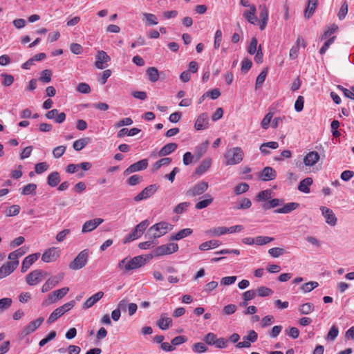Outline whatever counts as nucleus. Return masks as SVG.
<instances>
[{
    "mask_svg": "<svg viewBox=\"0 0 354 354\" xmlns=\"http://www.w3.org/2000/svg\"><path fill=\"white\" fill-rule=\"evenodd\" d=\"M19 261L6 262L0 268V279L10 275L18 266Z\"/></svg>",
    "mask_w": 354,
    "mask_h": 354,
    "instance_id": "4468645a",
    "label": "nucleus"
},
{
    "mask_svg": "<svg viewBox=\"0 0 354 354\" xmlns=\"http://www.w3.org/2000/svg\"><path fill=\"white\" fill-rule=\"evenodd\" d=\"M178 250V245L175 243H169L167 244L162 245L158 247H157L153 251V255L151 256V257H149L148 259H151L153 257H161L168 254H171L176 252H177Z\"/></svg>",
    "mask_w": 354,
    "mask_h": 354,
    "instance_id": "20e7f679",
    "label": "nucleus"
},
{
    "mask_svg": "<svg viewBox=\"0 0 354 354\" xmlns=\"http://www.w3.org/2000/svg\"><path fill=\"white\" fill-rule=\"evenodd\" d=\"M221 243L217 240H210L201 243L199 249L202 251L208 250L211 248H216L220 245Z\"/></svg>",
    "mask_w": 354,
    "mask_h": 354,
    "instance_id": "473e14b6",
    "label": "nucleus"
},
{
    "mask_svg": "<svg viewBox=\"0 0 354 354\" xmlns=\"http://www.w3.org/2000/svg\"><path fill=\"white\" fill-rule=\"evenodd\" d=\"M171 230H172L171 224L167 222H160L150 227L147 234L150 238L157 239L165 235Z\"/></svg>",
    "mask_w": 354,
    "mask_h": 354,
    "instance_id": "7ed1b4c3",
    "label": "nucleus"
},
{
    "mask_svg": "<svg viewBox=\"0 0 354 354\" xmlns=\"http://www.w3.org/2000/svg\"><path fill=\"white\" fill-rule=\"evenodd\" d=\"M64 313L61 310V309L58 307L56 308L49 316L47 319L48 324H52L55 322L57 319H59L61 316H62Z\"/></svg>",
    "mask_w": 354,
    "mask_h": 354,
    "instance_id": "ea45409f",
    "label": "nucleus"
},
{
    "mask_svg": "<svg viewBox=\"0 0 354 354\" xmlns=\"http://www.w3.org/2000/svg\"><path fill=\"white\" fill-rule=\"evenodd\" d=\"M97 59L95 66L97 68L104 69L106 68L107 63L111 60L110 57L104 50H99L97 54Z\"/></svg>",
    "mask_w": 354,
    "mask_h": 354,
    "instance_id": "9b49d317",
    "label": "nucleus"
},
{
    "mask_svg": "<svg viewBox=\"0 0 354 354\" xmlns=\"http://www.w3.org/2000/svg\"><path fill=\"white\" fill-rule=\"evenodd\" d=\"M88 258V250H84L81 251L74 260L69 263V268L73 270H77L84 268L87 263Z\"/></svg>",
    "mask_w": 354,
    "mask_h": 354,
    "instance_id": "39448f33",
    "label": "nucleus"
},
{
    "mask_svg": "<svg viewBox=\"0 0 354 354\" xmlns=\"http://www.w3.org/2000/svg\"><path fill=\"white\" fill-rule=\"evenodd\" d=\"M313 182L312 178L307 177L304 178L299 183L298 189L301 192L308 194L310 192L309 186L313 184Z\"/></svg>",
    "mask_w": 354,
    "mask_h": 354,
    "instance_id": "c85d7f7f",
    "label": "nucleus"
},
{
    "mask_svg": "<svg viewBox=\"0 0 354 354\" xmlns=\"http://www.w3.org/2000/svg\"><path fill=\"white\" fill-rule=\"evenodd\" d=\"M209 125V118L208 115L206 113H203L198 117L195 124L194 128L199 131L203 130L208 127Z\"/></svg>",
    "mask_w": 354,
    "mask_h": 354,
    "instance_id": "6ab92c4d",
    "label": "nucleus"
},
{
    "mask_svg": "<svg viewBox=\"0 0 354 354\" xmlns=\"http://www.w3.org/2000/svg\"><path fill=\"white\" fill-rule=\"evenodd\" d=\"M319 286L317 281H309L301 286V290L304 292H309Z\"/></svg>",
    "mask_w": 354,
    "mask_h": 354,
    "instance_id": "a18cd8bd",
    "label": "nucleus"
},
{
    "mask_svg": "<svg viewBox=\"0 0 354 354\" xmlns=\"http://www.w3.org/2000/svg\"><path fill=\"white\" fill-rule=\"evenodd\" d=\"M244 156V152L239 147H235L230 149L224 154L225 159V165H234L240 163Z\"/></svg>",
    "mask_w": 354,
    "mask_h": 354,
    "instance_id": "f03ea898",
    "label": "nucleus"
},
{
    "mask_svg": "<svg viewBox=\"0 0 354 354\" xmlns=\"http://www.w3.org/2000/svg\"><path fill=\"white\" fill-rule=\"evenodd\" d=\"M189 205V203L183 202L178 204L174 209L176 214H182L185 212Z\"/></svg>",
    "mask_w": 354,
    "mask_h": 354,
    "instance_id": "774afa93",
    "label": "nucleus"
},
{
    "mask_svg": "<svg viewBox=\"0 0 354 354\" xmlns=\"http://www.w3.org/2000/svg\"><path fill=\"white\" fill-rule=\"evenodd\" d=\"M60 250L56 248H50L46 250L41 256L44 262L49 263L55 261L59 257Z\"/></svg>",
    "mask_w": 354,
    "mask_h": 354,
    "instance_id": "6e6552de",
    "label": "nucleus"
},
{
    "mask_svg": "<svg viewBox=\"0 0 354 354\" xmlns=\"http://www.w3.org/2000/svg\"><path fill=\"white\" fill-rule=\"evenodd\" d=\"M259 177L263 181H269L274 180L277 177L276 171L271 167H266L259 175Z\"/></svg>",
    "mask_w": 354,
    "mask_h": 354,
    "instance_id": "a211bd4d",
    "label": "nucleus"
},
{
    "mask_svg": "<svg viewBox=\"0 0 354 354\" xmlns=\"http://www.w3.org/2000/svg\"><path fill=\"white\" fill-rule=\"evenodd\" d=\"M216 338L217 337L214 333H209L204 337L203 341L209 345H214Z\"/></svg>",
    "mask_w": 354,
    "mask_h": 354,
    "instance_id": "338daca9",
    "label": "nucleus"
},
{
    "mask_svg": "<svg viewBox=\"0 0 354 354\" xmlns=\"http://www.w3.org/2000/svg\"><path fill=\"white\" fill-rule=\"evenodd\" d=\"M45 116L48 119H55L57 123H62L66 119V114L64 112L59 113V111L55 109L48 111Z\"/></svg>",
    "mask_w": 354,
    "mask_h": 354,
    "instance_id": "412c9836",
    "label": "nucleus"
},
{
    "mask_svg": "<svg viewBox=\"0 0 354 354\" xmlns=\"http://www.w3.org/2000/svg\"><path fill=\"white\" fill-rule=\"evenodd\" d=\"M193 231L190 228H185L180 230L177 233L172 234L169 237V241H178L183 238H185L192 234Z\"/></svg>",
    "mask_w": 354,
    "mask_h": 354,
    "instance_id": "393cba45",
    "label": "nucleus"
},
{
    "mask_svg": "<svg viewBox=\"0 0 354 354\" xmlns=\"http://www.w3.org/2000/svg\"><path fill=\"white\" fill-rule=\"evenodd\" d=\"M208 145H209L208 141H205V142L202 143L201 145H200L199 146H198L196 148V151H195L194 155H195V156L197 157L198 159L201 158V157H202L204 155V153L206 152Z\"/></svg>",
    "mask_w": 354,
    "mask_h": 354,
    "instance_id": "58836bf2",
    "label": "nucleus"
},
{
    "mask_svg": "<svg viewBox=\"0 0 354 354\" xmlns=\"http://www.w3.org/2000/svg\"><path fill=\"white\" fill-rule=\"evenodd\" d=\"M282 200L274 198L270 200L268 203L263 204L262 207L264 209H269L280 205L281 204H282Z\"/></svg>",
    "mask_w": 354,
    "mask_h": 354,
    "instance_id": "de8ad7c7",
    "label": "nucleus"
},
{
    "mask_svg": "<svg viewBox=\"0 0 354 354\" xmlns=\"http://www.w3.org/2000/svg\"><path fill=\"white\" fill-rule=\"evenodd\" d=\"M52 71L48 69H46L41 71V76L39 78V80L43 82H50L51 80Z\"/></svg>",
    "mask_w": 354,
    "mask_h": 354,
    "instance_id": "8fccbe9b",
    "label": "nucleus"
},
{
    "mask_svg": "<svg viewBox=\"0 0 354 354\" xmlns=\"http://www.w3.org/2000/svg\"><path fill=\"white\" fill-rule=\"evenodd\" d=\"M347 12H348V4H347L346 1H344L342 3V5L339 9V11L337 14L338 18L340 20H342L343 19L345 18Z\"/></svg>",
    "mask_w": 354,
    "mask_h": 354,
    "instance_id": "69168bd1",
    "label": "nucleus"
},
{
    "mask_svg": "<svg viewBox=\"0 0 354 354\" xmlns=\"http://www.w3.org/2000/svg\"><path fill=\"white\" fill-rule=\"evenodd\" d=\"M39 257H40V254L38 252L30 254L28 257H26L22 262L21 272H26L28 270V269L30 268V266L32 263H34L39 259Z\"/></svg>",
    "mask_w": 354,
    "mask_h": 354,
    "instance_id": "aec40b11",
    "label": "nucleus"
},
{
    "mask_svg": "<svg viewBox=\"0 0 354 354\" xmlns=\"http://www.w3.org/2000/svg\"><path fill=\"white\" fill-rule=\"evenodd\" d=\"M44 272L41 270H35L30 272L26 278V283L29 286H35L42 280Z\"/></svg>",
    "mask_w": 354,
    "mask_h": 354,
    "instance_id": "ddd939ff",
    "label": "nucleus"
},
{
    "mask_svg": "<svg viewBox=\"0 0 354 354\" xmlns=\"http://www.w3.org/2000/svg\"><path fill=\"white\" fill-rule=\"evenodd\" d=\"M338 334H339L338 328L335 325H333L330 328V330L326 337V339L327 340L334 341L336 339V337H337Z\"/></svg>",
    "mask_w": 354,
    "mask_h": 354,
    "instance_id": "49530a36",
    "label": "nucleus"
},
{
    "mask_svg": "<svg viewBox=\"0 0 354 354\" xmlns=\"http://www.w3.org/2000/svg\"><path fill=\"white\" fill-rule=\"evenodd\" d=\"M205 199L202 200L196 204V209H201L205 208L209 206L214 201V198L210 194H207L205 195Z\"/></svg>",
    "mask_w": 354,
    "mask_h": 354,
    "instance_id": "7c9ffc66",
    "label": "nucleus"
},
{
    "mask_svg": "<svg viewBox=\"0 0 354 354\" xmlns=\"http://www.w3.org/2000/svg\"><path fill=\"white\" fill-rule=\"evenodd\" d=\"M48 165L46 162L36 164L35 167V172L40 174L48 169Z\"/></svg>",
    "mask_w": 354,
    "mask_h": 354,
    "instance_id": "0e129e2a",
    "label": "nucleus"
},
{
    "mask_svg": "<svg viewBox=\"0 0 354 354\" xmlns=\"http://www.w3.org/2000/svg\"><path fill=\"white\" fill-rule=\"evenodd\" d=\"M299 310L303 315H308L314 310V306L311 303H306L300 306Z\"/></svg>",
    "mask_w": 354,
    "mask_h": 354,
    "instance_id": "c03bdc74",
    "label": "nucleus"
},
{
    "mask_svg": "<svg viewBox=\"0 0 354 354\" xmlns=\"http://www.w3.org/2000/svg\"><path fill=\"white\" fill-rule=\"evenodd\" d=\"M212 160L210 158L204 159L200 165L196 169V174L201 176L204 174L211 166Z\"/></svg>",
    "mask_w": 354,
    "mask_h": 354,
    "instance_id": "a878e982",
    "label": "nucleus"
},
{
    "mask_svg": "<svg viewBox=\"0 0 354 354\" xmlns=\"http://www.w3.org/2000/svg\"><path fill=\"white\" fill-rule=\"evenodd\" d=\"M177 144L171 142L165 145L158 152L159 156H165L173 151H174L177 149Z\"/></svg>",
    "mask_w": 354,
    "mask_h": 354,
    "instance_id": "cd10ccee",
    "label": "nucleus"
},
{
    "mask_svg": "<svg viewBox=\"0 0 354 354\" xmlns=\"http://www.w3.org/2000/svg\"><path fill=\"white\" fill-rule=\"evenodd\" d=\"M159 186L156 184L150 185L145 187L141 192H140L138 195H136L133 200L136 202H139L140 201L147 199L153 195L158 190Z\"/></svg>",
    "mask_w": 354,
    "mask_h": 354,
    "instance_id": "423d86ee",
    "label": "nucleus"
},
{
    "mask_svg": "<svg viewBox=\"0 0 354 354\" xmlns=\"http://www.w3.org/2000/svg\"><path fill=\"white\" fill-rule=\"evenodd\" d=\"M171 162V158H162L154 163V165H153V169L154 171H156L159 169L162 166L170 164Z\"/></svg>",
    "mask_w": 354,
    "mask_h": 354,
    "instance_id": "79ce46f5",
    "label": "nucleus"
},
{
    "mask_svg": "<svg viewBox=\"0 0 354 354\" xmlns=\"http://www.w3.org/2000/svg\"><path fill=\"white\" fill-rule=\"evenodd\" d=\"M142 234L138 231V230L135 227L133 231L124 239L123 241L124 243H129L138 238L140 237Z\"/></svg>",
    "mask_w": 354,
    "mask_h": 354,
    "instance_id": "4c0bfd02",
    "label": "nucleus"
},
{
    "mask_svg": "<svg viewBox=\"0 0 354 354\" xmlns=\"http://www.w3.org/2000/svg\"><path fill=\"white\" fill-rule=\"evenodd\" d=\"M272 113H268L263 118L261 122V127L264 129H267L269 127L270 122H272Z\"/></svg>",
    "mask_w": 354,
    "mask_h": 354,
    "instance_id": "3c124183",
    "label": "nucleus"
},
{
    "mask_svg": "<svg viewBox=\"0 0 354 354\" xmlns=\"http://www.w3.org/2000/svg\"><path fill=\"white\" fill-rule=\"evenodd\" d=\"M90 139L88 138H81L73 142V147L76 151H80L84 148L88 143Z\"/></svg>",
    "mask_w": 354,
    "mask_h": 354,
    "instance_id": "c9c22d12",
    "label": "nucleus"
},
{
    "mask_svg": "<svg viewBox=\"0 0 354 354\" xmlns=\"http://www.w3.org/2000/svg\"><path fill=\"white\" fill-rule=\"evenodd\" d=\"M147 262L146 258L142 255L136 256L132 259H129L124 258L118 263V268L125 272L135 270L145 266Z\"/></svg>",
    "mask_w": 354,
    "mask_h": 354,
    "instance_id": "f257e3e1",
    "label": "nucleus"
},
{
    "mask_svg": "<svg viewBox=\"0 0 354 354\" xmlns=\"http://www.w3.org/2000/svg\"><path fill=\"white\" fill-rule=\"evenodd\" d=\"M319 209L326 219V223L330 226H335L337 224V219L333 211L324 206H321Z\"/></svg>",
    "mask_w": 354,
    "mask_h": 354,
    "instance_id": "f8f14e48",
    "label": "nucleus"
},
{
    "mask_svg": "<svg viewBox=\"0 0 354 354\" xmlns=\"http://www.w3.org/2000/svg\"><path fill=\"white\" fill-rule=\"evenodd\" d=\"M222 35L223 34L221 30L218 29L216 31L214 42V48L218 49L220 47L222 41Z\"/></svg>",
    "mask_w": 354,
    "mask_h": 354,
    "instance_id": "052dcab7",
    "label": "nucleus"
},
{
    "mask_svg": "<svg viewBox=\"0 0 354 354\" xmlns=\"http://www.w3.org/2000/svg\"><path fill=\"white\" fill-rule=\"evenodd\" d=\"M256 292L260 297L269 296L273 293V291L270 288L265 286H260L257 288Z\"/></svg>",
    "mask_w": 354,
    "mask_h": 354,
    "instance_id": "6e6d98bb",
    "label": "nucleus"
},
{
    "mask_svg": "<svg viewBox=\"0 0 354 354\" xmlns=\"http://www.w3.org/2000/svg\"><path fill=\"white\" fill-rule=\"evenodd\" d=\"M248 189L249 185L245 183H241L234 187V191L236 195H239L246 192Z\"/></svg>",
    "mask_w": 354,
    "mask_h": 354,
    "instance_id": "09e8293b",
    "label": "nucleus"
},
{
    "mask_svg": "<svg viewBox=\"0 0 354 354\" xmlns=\"http://www.w3.org/2000/svg\"><path fill=\"white\" fill-rule=\"evenodd\" d=\"M317 6V0H308V5L304 11V17L306 19L311 17Z\"/></svg>",
    "mask_w": 354,
    "mask_h": 354,
    "instance_id": "bb28decb",
    "label": "nucleus"
},
{
    "mask_svg": "<svg viewBox=\"0 0 354 354\" xmlns=\"http://www.w3.org/2000/svg\"><path fill=\"white\" fill-rule=\"evenodd\" d=\"M103 222L104 219L101 218H95L94 219L87 221L82 225V232L83 234L91 232L96 229Z\"/></svg>",
    "mask_w": 354,
    "mask_h": 354,
    "instance_id": "1a4fd4ad",
    "label": "nucleus"
},
{
    "mask_svg": "<svg viewBox=\"0 0 354 354\" xmlns=\"http://www.w3.org/2000/svg\"><path fill=\"white\" fill-rule=\"evenodd\" d=\"M266 75H267V69H264L257 76V80H256V84H255L256 88L260 87L261 86V84L264 82Z\"/></svg>",
    "mask_w": 354,
    "mask_h": 354,
    "instance_id": "13d9d810",
    "label": "nucleus"
},
{
    "mask_svg": "<svg viewBox=\"0 0 354 354\" xmlns=\"http://www.w3.org/2000/svg\"><path fill=\"white\" fill-rule=\"evenodd\" d=\"M20 212V207L17 205H13L8 207L6 211L7 216H14L17 215Z\"/></svg>",
    "mask_w": 354,
    "mask_h": 354,
    "instance_id": "bf43d9fd",
    "label": "nucleus"
},
{
    "mask_svg": "<svg viewBox=\"0 0 354 354\" xmlns=\"http://www.w3.org/2000/svg\"><path fill=\"white\" fill-rule=\"evenodd\" d=\"M44 317H39L38 319L30 322L22 330L21 334L23 336L28 335L33 333L37 328H39L43 323Z\"/></svg>",
    "mask_w": 354,
    "mask_h": 354,
    "instance_id": "2eb2a0df",
    "label": "nucleus"
},
{
    "mask_svg": "<svg viewBox=\"0 0 354 354\" xmlns=\"http://www.w3.org/2000/svg\"><path fill=\"white\" fill-rule=\"evenodd\" d=\"M12 303L11 298L4 297L0 299V313L8 309Z\"/></svg>",
    "mask_w": 354,
    "mask_h": 354,
    "instance_id": "a19ab883",
    "label": "nucleus"
},
{
    "mask_svg": "<svg viewBox=\"0 0 354 354\" xmlns=\"http://www.w3.org/2000/svg\"><path fill=\"white\" fill-rule=\"evenodd\" d=\"M147 75L149 80L152 82H156L159 79V73L156 67H149L147 69Z\"/></svg>",
    "mask_w": 354,
    "mask_h": 354,
    "instance_id": "f704fd0d",
    "label": "nucleus"
},
{
    "mask_svg": "<svg viewBox=\"0 0 354 354\" xmlns=\"http://www.w3.org/2000/svg\"><path fill=\"white\" fill-rule=\"evenodd\" d=\"M148 166V161L147 159H142L134 164H132L131 165H130L125 171H124V174L125 175H129L131 173H133V172H136V171H141V170H143L145 169H146Z\"/></svg>",
    "mask_w": 354,
    "mask_h": 354,
    "instance_id": "dca6fc26",
    "label": "nucleus"
},
{
    "mask_svg": "<svg viewBox=\"0 0 354 354\" xmlns=\"http://www.w3.org/2000/svg\"><path fill=\"white\" fill-rule=\"evenodd\" d=\"M104 295V292L102 291H99L97 293L94 294L83 304V308L87 309L91 308L95 303H97L100 299L102 298Z\"/></svg>",
    "mask_w": 354,
    "mask_h": 354,
    "instance_id": "4be33fe9",
    "label": "nucleus"
},
{
    "mask_svg": "<svg viewBox=\"0 0 354 354\" xmlns=\"http://www.w3.org/2000/svg\"><path fill=\"white\" fill-rule=\"evenodd\" d=\"M68 291L69 288L68 287H64L61 289L53 291V292L55 294V297L59 301L62 299L68 292Z\"/></svg>",
    "mask_w": 354,
    "mask_h": 354,
    "instance_id": "680f3d73",
    "label": "nucleus"
},
{
    "mask_svg": "<svg viewBox=\"0 0 354 354\" xmlns=\"http://www.w3.org/2000/svg\"><path fill=\"white\" fill-rule=\"evenodd\" d=\"M272 190L270 189H266L263 191L260 192L257 195V198L259 201H267L272 197Z\"/></svg>",
    "mask_w": 354,
    "mask_h": 354,
    "instance_id": "4d7b16f0",
    "label": "nucleus"
},
{
    "mask_svg": "<svg viewBox=\"0 0 354 354\" xmlns=\"http://www.w3.org/2000/svg\"><path fill=\"white\" fill-rule=\"evenodd\" d=\"M284 252V249L281 248H272L268 250L269 254L274 258L279 257L280 256L283 255Z\"/></svg>",
    "mask_w": 354,
    "mask_h": 354,
    "instance_id": "864d4df0",
    "label": "nucleus"
},
{
    "mask_svg": "<svg viewBox=\"0 0 354 354\" xmlns=\"http://www.w3.org/2000/svg\"><path fill=\"white\" fill-rule=\"evenodd\" d=\"M320 159V156L315 151L308 153L303 158V162L306 166H314Z\"/></svg>",
    "mask_w": 354,
    "mask_h": 354,
    "instance_id": "f3484780",
    "label": "nucleus"
},
{
    "mask_svg": "<svg viewBox=\"0 0 354 354\" xmlns=\"http://www.w3.org/2000/svg\"><path fill=\"white\" fill-rule=\"evenodd\" d=\"M274 240V238L269 236H259L255 238V244L258 245H266Z\"/></svg>",
    "mask_w": 354,
    "mask_h": 354,
    "instance_id": "603ef678",
    "label": "nucleus"
},
{
    "mask_svg": "<svg viewBox=\"0 0 354 354\" xmlns=\"http://www.w3.org/2000/svg\"><path fill=\"white\" fill-rule=\"evenodd\" d=\"M36 189L37 185L35 184L30 183L23 187L21 194L23 195L35 194Z\"/></svg>",
    "mask_w": 354,
    "mask_h": 354,
    "instance_id": "37998d69",
    "label": "nucleus"
},
{
    "mask_svg": "<svg viewBox=\"0 0 354 354\" xmlns=\"http://www.w3.org/2000/svg\"><path fill=\"white\" fill-rule=\"evenodd\" d=\"M205 233L211 236H220L226 234V227L220 226L217 227H213L207 230Z\"/></svg>",
    "mask_w": 354,
    "mask_h": 354,
    "instance_id": "2f4dec72",
    "label": "nucleus"
},
{
    "mask_svg": "<svg viewBox=\"0 0 354 354\" xmlns=\"http://www.w3.org/2000/svg\"><path fill=\"white\" fill-rule=\"evenodd\" d=\"M60 182L59 174L57 171H54L50 174L47 178V183L50 187L57 186Z\"/></svg>",
    "mask_w": 354,
    "mask_h": 354,
    "instance_id": "72a5a7b5",
    "label": "nucleus"
},
{
    "mask_svg": "<svg viewBox=\"0 0 354 354\" xmlns=\"http://www.w3.org/2000/svg\"><path fill=\"white\" fill-rule=\"evenodd\" d=\"M299 205L297 203H288L286 204L283 207L274 210V212L278 214H287L292 210L296 209Z\"/></svg>",
    "mask_w": 354,
    "mask_h": 354,
    "instance_id": "c756f323",
    "label": "nucleus"
},
{
    "mask_svg": "<svg viewBox=\"0 0 354 354\" xmlns=\"http://www.w3.org/2000/svg\"><path fill=\"white\" fill-rule=\"evenodd\" d=\"M57 299L55 297V294L53 292L49 293L47 296V298L43 301L42 306L46 307L52 304L56 303L57 301Z\"/></svg>",
    "mask_w": 354,
    "mask_h": 354,
    "instance_id": "5fc2aeb1",
    "label": "nucleus"
},
{
    "mask_svg": "<svg viewBox=\"0 0 354 354\" xmlns=\"http://www.w3.org/2000/svg\"><path fill=\"white\" fill-rule=\"evenodd\" d=\"M143 20L146 21V24L149 26L157 25L158 21L156 16L151 13L145 12L142 14Z\"/></svg>",
    "mask_w": 354,
    "mask_h": 354,
    "instance_id": "e433bc0d",
    "label": "nucleus"
},
{
    "mask_svg": "<svg viewBox=\"0 0 354 354\" xmlns=\"http://www.w3.org/2000/svg\"><path fill=\"white\" fill-rule=\"evenodd\" d=\"M258 335L257 333L253 330H251L248 332V334L247 336L243 337V342H240L237 343L236 347L237 348H249L251 345V342H255L257 339Z\"/></svg>",
    "mask_w": 354,
    "mask_h": 354,
    "instance_id": "9d476101",
    "label": "nucleus"
},
{
    "mask_svg": "<svg viewBox=\"0 0 354 354\" xmlns=\"http://www.w3.org/2000/svg\"><path fill=\"white\" fill-rule=\"evenodd\" d=\"M257 8L255 6H250L249 10H245L243 12V17L245 19L252 24H256L258 19L256 16Z\"/></svg>",
    "mask_w": 354,
    "mask_h": 354,
    "instance_id": "5701e85b",
    "label": "nucleus"
},
{
    "mask_svg": "<svg viewBox=\"0 0 354 354\" xmlns=\"http://www.w3.org/2000/svg\"><path fill=\"white\" fill-rule=\"evenodd\" d=\"M209 187L208 183L201 181L187 191V195L194 197L205 193Z\"/></svg>",
    "mask_w": 354,
    "mask_h": 354,
    "instance_id": "0eeeda50",
    "label": "nucleus"
},
{
    "mask_svg": "<svg viewBox=\"0 0 354 354\" xmlns=\"http://www.w3.org/2000/svg\"><path fill=\"white\" fill-rule=\"evenodd\" d=\"M171 318L167 317L165 313L161 314L160 319L157 321L158 326L162 330L168 329L171 326Z\"/></svg>",
    "mask_w": 354,
    "mask_h": 354,
    "instance_id": "b1692460",
    "label": "nucleus"
},
{
    "mask_svg": "<svg viewBox=\"0 0 354 354\" xmlns=\"http://www.w3.org/2000/svg\"><path fill=\"white\" fill-rule=\"evenodd\" d=\"M65 151H66V147L61 145V146H58V147H55L53 150V154L55 158H59L65 153Z\"/></svg>",
    "mask_w": 354,
    "mask_h": 354,
    "instance_id": "e2e57ef3",
    "label": "nucleus"
}]
</instances>
